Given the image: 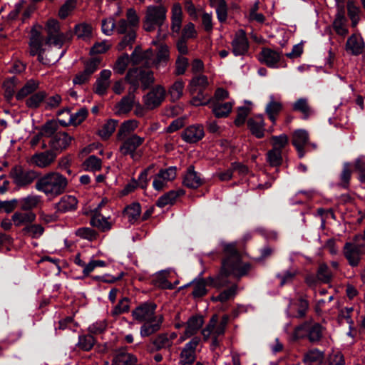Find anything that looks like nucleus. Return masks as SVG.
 I'll return each mask as SVG.
<instances>
[{"label":"nucleus","mask_w":365,"mask_h":365,"mask_svg":"<svg viewBox=\"0 0 365 365\" xmlns=\"http://www.w3.org/2000/svg\"><path fill=\"white\" fill-rule=\"evenodd\" d=\"M175 332H165L158 334L151 340L152 347L150 352L158 351L160 350H170L173 346L174 340L177 338Z\"/></svg>","instance_id":"13"},{"label":"nucleus","mask_w":365,"mask_h":365,"mask_svg":"<svg viewBox=\"0 0 365 365\" xmlns=\"http://www.w3.org/2000/svg\"><path fill=\"white\" fill-rule=\"evenodd\" d=\"M272 149L280 150L288 144V136L286 134L273 135L271 138Z\"/></svg>","instance_id":"63"},{"label":"nucleus","mask_w":365,"mask_h":365,"mask_svg":"<svg viewBox=\"0 0 365 365\" xmlns=\"http://www.w3.org/2000/svg\"><path fill=\"white\" fill-rule=\"evenodd\" d=\"M247 127L251 133L257 138L264 136L265 123L262 115H256L247 120Z\"/></svg>","instance_id":"23"},{"label":"nucleus","mask_w":365,"mask_h":365,"mask_svg":"<svg viewBox=\"0 0 365 365\" xmlns=\"http://www.w3.org/2000/svg\"><path fill=\"white\" fill-rule=\"evenodd\" d=\"M184 83L182 81H176L169 88V93L170 95L171 100L176 101L179 100L183 94Z\"/></svg>","instance_id":"60"},{"label":"nucleus","mask_w":365,"mask_h":365,"mask_svg":"<svg viewBox=\"0 0 365 365\" xmlns=\"http://www.w3.org/2000/svg\"><path fill=\"white\" fill-rule=\"evenodd\" d=\"M280 58L279 53L267 48H263L259 54V61L270 68L277 67Z\"/></svg>","instance_id":"27"},{"label":"nucleus","mask_w":365,"mask_h":365,"mask_svg":"<svg viewBox=\"0 0 365 365\" xmlns=\"http://www.w3.org/2000/svg\"><path fill=\"white\" fill-rule=\"evenodd\" d=\"M56 157L53 151L48 150L34 154L31 157V162L40 168H45L55 160Z\"/></svg>","instance_id":"28"},{"label":"nucleus","mask_w":365,"mask_h":365,"mask_svg":"<svg viewBox=\"0 0 365 365\" xmlns=\"http://www.w3.org/2000/svg\"><path fill=\"white\" fill-rule=\"evenodd\" d=\"M39 173L32 169L24 168L21 165H16L11 168L9 177L12 182L18 188H26L34 182H36Z\"/></svg>","instance_id":"8"},{"label":"nucleus","mask_w":365,"mask_h":365,"mask_svg":"<svg viewBox=\"0 0 365 365\" xmlns=\"http://www.w3.org/2000/svg\"><path fill=\"white\" fill-rule=\"evenodd\" d=\"M269 102L265 107V113L273 125H275L277 116L282 110L283 105L279 99L273 95L269 96Z\"/></svg>","instance_id":"24"},{"label":"nucleus","mask_w":365,"mask_h":365,"mask_svg":"<svg viewBox=\"0 0 365 365\" xmlns=\"http://www.w3.org/2000/svg\"><path fill=\"white\" fill-rule=\"evenodd\" d=\"M45 30L47 36L45 40V46L40 32L36 29L31 31L29 43V53L34 56L38 55V60L44 65H51L58 61L63 55L64 51L61 53L54 54L51 46L60 49L65 42L68 34L60 31V24L58 21L50 19L47 21Z\"/></svg>","instance_id":"1"},{"label":"nucleus","mask_w":365,"mask_h":365,"mask_svg":"<svg viewBox=\"0 0 365 365\" xmlns=\"http://www.w3.org/2000/svg\"><path fill=\"white\" fill-rule=\"evenodd\" d=\"M95 344V339L91 334L81 335L78 337L77 346L86 351H90Z\"/></svg>","instance_id":"61"},{"label":"nucleus","mask_w":365,"mask_h":365,"mask_svg":"<svg viewBox=\"0 0 365 365\" xmlns=\"http://www.w3.org/2000/svg\"><path fill=\"white\" fill-rule=\"evenodd\" d=\"M100 206L101 205L93 210L90 224L102 232H106L112 228L113 222L109 221L110 217H106L99 212Z\"/></svg>","instance_id":"22"},{"label":"nucleus","mask_w":365,"mask_h":365,"mask_svg":"<svg viewBox=\"0 0 365 365\" xmlns=\"http://www.w3.org/2000/svg\"><path fill=\"white\" fill-rule=\"evenodd\" d=\"M232 52L235 56H245L247 53L250 44L244 30H238L231 42Z\"/></svg>","instance_id":"15"},{"label":"nucleus","mask_w":365,"mask_h":365,"mask_svg":"<svg viewBox=\"0 0 365 365\" xmlns=\"http://www.w3.org/2000/svg\"><path fill=\"white\" fill-rule=\"evenodd\" d=\"M364 48V43L360 36L351 35L346 41V50L353 55L361 54Z\"/></svg>","instance_id":"38"},{"label":"nucleus","mask_w":365,"mask_h":365,"mask_svg":"<svg viewBox=\"0 0 365 365\" xmlns=\"http://www.w3.org/2000/svg\"><path fill=\"white\" fill-rule=\"evenodd\" d=\"M44 227L40 224L31 223L26 227H23V235L32 239H38L44 233Z\"/></svg>","instance_id":"50"},{"label":"nucleus","mask_w":365,"mask_h":365,"mask_svg":"<svg viewBox=\"0 0 365 365\" xmlns=\"http://www.w3.org/2000/svg\"><path fill=\"white\" fill-rule=\"evenodd\" d=\"M19 207L21 211L33 212L41 202V197L38 195H29L18 200Z\"/></svg>","instance_id":"33"},{"label":"nucleus","mask_w":365,"mask_h":365,"mask_svg":"<svg viewBox=\"0 0 365 365\" xmlns=\"http://www.w3.org/2000/svg\"><path fill=\"white\" fill-rule=\"evenodd\" d=\"M230 275L227 273V270H224L222 264L221 269L217 274L207 278V284L218 289L225 287L230 283L228 279Z\"/></svg>","instance_id":"34"},{"label":"nucleus","mask_w":365,"mask_h":365,"mask_svg":"<svg viewBox=\"0 0 365 365\" xmlns=\"http://www.w3.org/2000/svg\"><path fill=\"white\" fill-rule=\"evenodd\" d=\"M323 336V327L319 323H314L312 322H309L308 326V335L307 338L309 341L315 344L319 342Z\"/></svg>","instance_id":"45"},{"label":"nucleus","mask_w":365,"mask_h":365,"mask_svg":"<svg viewBox=\"0 0 365 365\" xmlns=\"http://www.w3.org/2000/svg\"><path fill=\"white\" fill-rule=\"evenodd\" d=\"M73 137L66 132L56 133L50 140L48 145L53 150L61 152L71 144Z\"/></svg>","instance_id":"21"},{"label":"nucleus","mask_w":365,"mask_h":365,"mask_svg":"<svg viewBox=\"0 0 365 365\" xmlns=\"http://www.w3.org/2000/svg\"><path fill=\"white\" fill-rule=\"evenodd\" d=\"M233 104L231 102L212 103L210 108L216 118H226L232 111Z\"/></svg>","instance_id":"43"},{"label":"nucleus","mask_w":365,"mask_h":365,"mask_svg":"<svg viewBox=\"0 0 365 365\" xmlns=\"http://www.w3.org/2000/svg\"><path fill=\"white\" fill-rule=\"evenodd\" d=\"M324 358V352L314 348L308 350L303 356L304 364L321 363Z\"/></svg>","instance_id":"49"},{"label":"nucleus","mask_w":365,"mask_h":365,"mask_svg":"<svg viewBox=\"0 0 365 365\" xmlns=\"http://www.w3.org/2000/svg\"><path fill=\"white\" fill-rule=\"evenodd\" d=\"M40 86V82L38 80L31 78L28 80L21 89L16 93V98L18 101H22L28 96L34 93Z\"/></svg>","instance_id":"32"},{"label":"nucleus","mask_w":365,"mask_h":365,"mask_svg":"<svg viewBox=\"0 0 365 365\" xmlns=\"http://www.w3.org/2000/svg\"><path fill=\"white\" fill-rule=\"evenodd\" d=\"M68 185V179L63 175L51 171L38 177L35 189L46 197H56L66 192Z\"/></svg>","instance_id":"3"},{"label":"nucleus","mask_w":365,"mask_h":365,"mask_svg":"<svg viewBox=\"0 0 365 365\" xmlns=\"http://www.w3.org/2000/svg\"><path fill=\"white\" fill-rule=\"evenodd\" d=\"M123 212L128 221L130 223H134L140 217L141 212L140 205L138 202H133L127 206Z\"/></svg>","instance_id":"53"},{"label":"nucleus","mask_w":365,"mask_h":365,"mask_svg":"<svg viewBox=\"0 0 365 365\" xmlns=\"http://www.w3.org/2000/svg\"><path fill=\"white\" fill-rule=\"evenodd\" d=\"M135 98V93H132L128 90V95L123 97L120 102L118 103L117 113L118 114H124L130 112L133 108Z\"/></svg>","instance_id":"44"},{"label":"nucleus","mask_w":365,"mask_h":365,"mask_svg":"<svg viewBox=\"0 0 365 365\" xmlns=\"http://www.w3.org/2000/svg\"><path fill=\"white\" fill-rule=\"evenodd\" d=\"M70 113V109H68V108H64L58 111V116H60L63 113H67V115H68V119L67 120L63 119H58L59 124H61L63 126H67L71 124L75 125H79L86 118L88 113V110L86 108H82L79 109L76 113L73 114H71Z\"/></svg>","instance_id":"17"},{"label":"nucleus","mask_w":365,"mask_h":365,"mask_svg":"<svg viewBox=\"0 0 365 365\" xmlns=\"http://www.w3.org/2000/svg\"><path fill=\"white\" fill-rule=\"evenodd\" d=\"M292 110L300 113L304 120H307L314 113V108L306 98H300L292 104Z\"/></svg>","instance_id":"31"},{"label":"nucleus","mask_w":365,"mask_h":365,"mask_svg":"<svg viewBox=\"0 0 365 365\" xmlns=\"http://www.w3.org/2000/svg\"><path fill=\"white\" fill-rule=\"evenodd\" d=\"M238 290L237 284H232L229 288L221 292L217 296L212 297V301L220 302L222 303L226 302L230 299H234Z\"/></svg>","instance_id":"48"},{"label":"nucleus","mask_w":365,"mask_h":365,"mask_svg":"<svg viewBox=\"0 0 365 365\" xmlns=\"http://www.w3.org/2000/svg\"><path fill=\"white\" fill-rule=\"evenodd\" d=\"M167 18V9L163 5L149 6L147 8L143 28L146 31H153L158 27L157 38L159 41L165 38L163 25Z\"/></svg>","instance_id":"6"},{"label":"nucleus","mask_w":365,"mask_h":365,"mask_svg":"<svg viewBox=\"0 0 365 365\" xmlns=\"http://www.w3.org/2000/svg\"><path fill=\"white\" fill-rule=\"evenodd\" d=\"M78 200L73 195H64L56 203L55 208L58 212L65 213L77 209Z\"/></svg>","instance_id":"29"},{"label":"nucleus","mask_w":365,"mask_h":365,"mask_svg":"<svg viewBox=\"0 0 365 365\" xmlns=\"http://www.w3.org/2000/svg\"><path fill=\"white\" fill-rule=\"evenodd\" d=\"M204 319L200 315L192 316L188 319L185 325V336L189 338L195 334L202 327Z\"/></svg>","instance_id":"37"},{"label":"nucleus","mask_w":365,"mask_h":365,"mask_svg":"<svg viewBox=\"0 0 365 365\" xmlns=\"http://www.w3.org/2000/svg\"><path fill=\"white\" fill-rule=\"evenodd\" d=\"M351 176V170L350 169V164L345 163L343 165L342 171L340 174V182L339 186L343 188L347 189L349 186V182Z\"/></svg>","instance_id":"62"},{"label":"nucleus","mask_w":365,"mask_h":365,"mask_svg":"<svg viewBox=\"0 0 365 365\" xmlns=\"http://www.w3.org/2000/svg\"><path fill=\"white\" fill-rule=\"evenodd\" d=\"M309 133L304 129H298L292 134V144L297 150L298 155L300 158H303L305 155V148L312 145L314 148L316 145L309 143Z\"/></svg>","instance_id":"14"},{"label":"nucleus","mask_w":365,"mask_h":365,"mask_svg":"<svg viewBox=\"0 0 365 365\" xmlns=\"http://www.w3.org/2000/svg\"><path fill=\"white\" fill-rule=\"evenodd\" d=\"M208 86V80L206 76L199 75L193 77L190 82V91L192 94H195L200 91H202Z\"/></svg>","instance_id":"47"},{"label":"nucleus","mask_w":365,"mask_h":365,"mask_svg":"<svg viewBox=\"0 0 365 365\" xmlns=\"http://www.w3.org/2000/svg\"><path fill=\"white\" fill-rule=\"evenodd\" d=\"M130 61L129 56L127 53H123L120 56L113 66L114 73L118 75L123 74L126 71Z\"/></svg>","instance_id":"56"},{"label":"nucleus","mask_w":365,"mask_h":365,"mask_svg":"<svg viewBox=\"0 0 365 365\" xmlns=\"http://www.w3.org/2000/svg\"><path fill=\"white\" fill-rule=\"evenodd\" d=\"M204 136V128L200 124L187 127L182 133V140L188 143H195L202 139Z\"/></svg>","instance_id":"19"},{"label":"nucleus","mask_w":365,"mask_h":365,"mask_svg":"<svg viewBox=\"0 0 365 365\" xmlns=\"http://www.w3.org/2000/svg\"><path fill=\"white\" fill-rule=\"evenodd\" d=\"M118 120H108L106 123H105L101 129L98 130V134L103 140H107L110 138V136L115 131L116 126L118 125Z\"/></svg>","instance_id":"54"},{"label":"nucleus","mask_w":365,"mask_h":365,"mask_svg":"<svg viewBox=\"0 0 365 365\" xmlns=\"http://www.w3.org/2000/svg\"><path fill=\"white\" fill-rule=\"evenodd\" d=\"M36 219V215L34 212L16 211L11 215V221L16 227H26L34 222Z\"/></svg>","instance_id":"25"},{"label":"nucleus","mask_w":365,"mask_h":365,"mask_svg":"<svg viewBox=\"0 0 365 365\" xmlns=\"http://www.w3.org/2000/svg\"><path fill=\"white\" fill-rule=\"evenodd\" d=\"M46 91H39L25 98V105L29 109H37L46 100Z\"/></svg>","instance_id":"42"},{"label":"nucleus","mask_w":365,"mask_h":365,"mask_svg":"<svg viewBox=\"0 0 365 365\" xmlns=\"http://www.w3.org/2000/svg\"><path fill=\"white\" fill-rule=\"evenodd\" d=\"M92 26L86 23L76 24L74 27V32L78 38L88 41L92 36Z\"/></svg>","instance_id":"52"},{"label":"nucleus","mask_w":365,"mask_h":365,"mask_svg":"<svg viewBox=\"0 0 365 365\" xmlns=\"http://www.w3.org/2000/svg\"><path fill=\"white\" fill-rule=\"evenodd\" d=\"M139 123L138 120L130 119L123 122L118 130L116 138L118 140L126 138L134 134V131L138 128Z\"/></svg>","instance_id":"36"},{"label":"nucleus","mask_w":365,"mask_h":365,"mask_svg":"<svg viewBox=\"0 0 365 365\" xmlns=\"http://www.w3.org/2000/svg\"><path fill=\"white\" fill-rule=\"evenodd\" d=\"M58 120H48L47 121L41 129V135L44 137L52 138L57 132L58 128Z\"/></svg>","instance_id":"59"},{"label":"nucleus","mask_w":365,"mask_h":365,"mask_svg":"<svg viewBox=\"0 0 365 365\" xmlns=\"http://www.w3.org/2000/svg\"><path fill=\"white\" fill-rule=\"evenodd\" d=\"M151 43L154 46H158L156 56L152 60L151 64L155 68L165 67L170 60L168 46L164 43L158 44L157 41H153Z\"/></svg>","instance_id":"18"},{"label":"nucleus","mask_w":365,"mask_h":365,"mask_svg":"<svg viewBox=\"0 0 365 365\" xmlns=\"http://www.w3.org/2000/svg\"><path fill=\"white\" fill-rule=\"evenodd\" d=\"M193 290H192V295L194 297H201L206 294L207 293V289H206V284H207V279H195L192 282Z\"/></svg>","instance_id":"58"},{"label":"nucleus","mask_w":365,"mask_h":365,"mask_svg":"<svg viewBox=\"0 0 365 365\" xmlns=\"http://www.w3.org/2000/svg\"><path fill=\"white\" fill-rule=\"evenodd\" d=\"M157 305L153 302H144L132 311L133 318L144 324L140 327L141 336H149L158 331L164 318L162 314H155Z\"/></svg>","instance_id":"2"},{"label":"nucleus","mask_w":365,"mask_h":365,"mask_svg":"<svg viewBox=\"0 0 365 365\" xmlns=\"http://www.w3.org/2000/svg\"><path fill=\"white\" fill-rule=\"evenodd\" d=\"M138 361L137 357L125 349H118L113 356L112 365H133Z\"/></svg>","instance_id":"30"},{"label":"nucleus","mask_w":365,"mask_h":365,"mask_svg":"<svg viewBox=\"0 0 365 365\" xmlns=\"http://www.w3.org/2000/svg\"><path fill=\"white\" fill-rule=\"evenodd\" d=\"M185 195V191L182 189H178L177 190H170L160 196L156 201L155 205L159 207H164L167 205H173L178 197Z\"/></svg>","instance_id":"35"},{"label":"nucleus","mask_w":365,"mask_h":365,"mask_svg":"<svg viewBox=\"0 0 365 365\" xmlns=\"http://www.w3.org/2000/svg\"><path fill=\"white\" fill-rule=\"evenodd\" d=\"M210 4L215 8L217 19L224 23L227 19V5L225 0H210Z\"/></svg>","instance_id":"46"},{"label":"nucleus","mask_w":365,"mask_h":365,"mask_svg":"<svg viewBox=\"0 0 365 365\" xmlns=\"http://www.w3.org/2000/svg\"><path fill=\"white\" fill-rule=\"evenodd\" d=\"M165 88L161 85H155L143 97L145 107L153 110L161 105L165 98Z\"/></svg>","instance_id":"11"},{"label":"nucleus","mask_w":365,"mask_h":365,"mask_svg":"<svg viewBox=\"0 0 365 365\" xmlns=\"http://www.w3.org/2000/svg\"><path fill=\"white\" fill-rule=\"evenodd\" d=\"M182 21V6L179 3H175L171 9V29L178 33L180 30Z\"/></svg>","instance_id":"39"},{"label":"nucleus","mask_w":365,"mask_h":365,"mask_svg":"<svg viewBox=\"0 0 365 365\" xmlns=\"http://www.w3.org/2000/svg\"><path fill=\"white\" fill-rule=\"evenodd\" d=\"M120 141L119 153L122 156H129L133 162H139L143 155V150L140 146L145 142V138L137 134H132L130 137L118 140Z\"/></svg>","instance_id":"7"},{"label":"nucleus","mask_w":365,"mask_h":365,"mask_svg":"<svg viewBox=\"0 0 365 365\" xmlns=\"http://www.w3.org/2000/svg\"><path fill=\"white\" fill-rule=\"evenodd\" d=\"M225 330L218 325V317L213 315L206 327L202 329L201 333L204 341L208 340L212 337H219L225 334Z\"/></svg>","instance_id":"20"},{"label":"nucleus","mask_w":365,"mask_h":365,"mask_svg":"<svg viewBox=\"0 0 365 365\" xmlns=\"http://www.w3.org/2000/svg\"><path fill=\"white\" fill-rule=\"evenodd\" d=\"M348 16L351 21V26L355 27L360 20V8L352 0L347 1Z\"/></svg>","instance_id":"55"},{"label":"nucleus","mask_w":365,"mask_h":365,"mask_svg":"<svg viewBox=\"0 0 365 365\" xmlns=\"http://www.w3.org/2000/svg\"><path fill=\"white\" fill-rule=\"evenodd\" d=\"M130 309V299L128 297H123L119 300L118 304L115 305L110 311L113 317H116L125 312H128Z\"/></svg>","instance_id":"57"},{"label":"nucleus","mask_w":365,"mask_h":365,"mask_svg":"<svg viewBox=\"0 0 365 365\" xmlns=\"http://www.w3.org/2000/svg\"><path fill=\"white\" fill-rule=\"evenodd\" d=\"M359 237L354 236L351 241L345 242L342 248L343 255L351 267L359 266L365 254V245L357 242Z\"/></svg>","instance_id":"9"},{"label":"nucleus","mask_w":365,"mask_h":365,"mask_svg":"<svg viewBox=\"0 0 365 365\" xmlns=\"http://www.w3.org/2000/svg\"><path fill=\"white\" fill-rule=\"evenodd\" d=\"M334 275V272L327 264L323 262L319 264L316 276L321 282L324 284L330 283L333 280Z\"/></svg>","instance_id":"41"},{"label":"nucleus","mask_w":365,"mask_h":365,"mask_svg":"<svg viewBox=\"0 0 365 365\" xmlns=\"http://www.w3.org/2000/svg\"><path fill=\"white\" fill-rule=\"evenodd\" d=\"M62 102V98L58 94H54L51 96L46 97L44 100V108L46 110H53L58 108Z\"/></svg>","instance_id":"64"},{"label":"nucleus","mask_w":365,"mask_h":365,"mask_svg":"<svg viewBox=\"0 0 365 365\" xmlns=\"http://www.w3.org/2000/svg\"><path fill=\"white\" fill-rule=\"evenodd\" d=\"M177 169L175 166H170L166 169H161L154 177L153 187L157 191H161L165 188L169 182L175 179Z\"/></svg>","instance_id":"12"},{"label":"nucleus","mask_w":365,"mask_h":365,"mask_svg":"<svg viewBox=\"0 0 365 365\" xmlns=\"http://www.w3.org/2000/svg\"><path fill=\"white\" fill-rule=\"evenodd\" d=\"M115 31L118 34H125L123 39L118 44V51H123L128 46H131L135 40V29L130 26V24L124 19L115 22Z\"/></svg>","instance_id":"10"},{"label":"nucleus","mask_w":365,"mask_h":365,"mask_svg":"<svg viewBox=\"0 0 365 365\" xmlns=\"http://www.w3.org/2000/svg\"><path fill=\"white\" fill-rule=\"evenodd\" d=\"M200 341V337L195 336L185 344L180 354V364L181 365H190L195 361V350Z\"/></svg>","instance_id":"16"},{"label":"nucleus","mask_w":365,"mask_h":365,"mask_svg":"<svg viewBox=\"0 0 365 365\" xmlns=\"http://www.w3.org/2000/svg\"><path fill=\"white\" fill-rule=\"evenodd\" d=\"M346 21L344 11L340 9L333 21V28L338 35L345 36L348 34Z\"/></svg>","instance_id":"40"},{"label":"nucleus","mask_w":365,"mask_h":365,"mask_svg":"<svg viewBox=\"0 0 365 365\" xmlns=\"http://www.w3.org/2000/svg\"><path fill=\"white\" fill-rule=\"evenodd\" d=\"M183 185L191 189H197L203 183L200 174L196 172L192 165L189 166L182 180Z\"/></svg>","instance_id":"26"},{"label":"nucleus","mask_w":365,"mask_h":365,"mask_svg":"<svg viewBox=\"0 0 365 365\" xmlns=\"http://www.w3.org/2000/svg\"><path fill=\"white\" fill-rule=\"evenodd\" d=\"M224 250L226 254V257L222 262L224 270L238 279L247 275L252 268L251 264L242 260V256L237 251L235 245H227Z\"/></svg>","instance_id":"4"},{"label":"nucleus","mask_w":365,"mask_h":365,"mask_svg":"<svg viewBox=\"0 0 365 365\" xmlns=\"http://www.w3.org/2000/svg\"><path fill=\"white\" fill-rule=\"evenodd\" d=\"M292 308L297 309V314L294 315V317L297 318H302L305 317L309 309V302L303 297H299L296 302L290 301L288 309H291Z\"/></svg>","instance_id":"51"},{"label":"nucleus","mask_w":365,"mask_h":365,"mask_svg":"<svg viewBox=\"0 0 365 365\" xmlns=\"http://www.w3.org/2000/svg\"><path fill=\"white\" fill-rule=\"evenodd\" d=\"M125 81L129 85L128 90L135 93L140 88L143 91L150 88L154 84L155 78L151 70L134 67L127 71Z\"/></svg>","instance_id":"5"}]
</instances>
